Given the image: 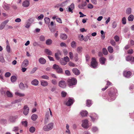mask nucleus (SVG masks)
<instances>
[{"label": "nucleus", "instance_id": "13", "mask_svg": "<svg viewBox=\"0 0 134 134\" xmlns=\"http://www.w3.org/2000/svg\"><path fill=\"white\" fill-rule=\"evenodd\" d=\"M75 8L74 4V3H72L68 7V11L71 12V13H73L72 10H73Z\"/></svg>", "mask_w": 134, "mask_h": 134}, {"label": "nucleus", "instance_id": "18", "mask_svg": "<svg viewBox=\"0 0 134 134\" xmlns=\"http://www.w3.org/2000/svg\"><path fill=\"white\" fill-rule=\"evenodd\" d=\"M38 81L36 79L33 80L31 82V84L34 86H37L38 85Z\"/></svg>", "mask_w": 134, "mask_h": 134}, {"label": "nucleus", "instance_id": "37", "mask_svg": "<svg viewBox=\"0 0 134 134\" xmlns=\"http://www.w3.org/2000/svg\"><path fill=\"white\" fill-rule=\"evenodd\" d=\"M61 53L60 52H59L58 53H57L55 54V57L56 58V59L57 60H59V59L60 58L59 57V55H61Z\"/></svg>", "mask_w": 134, "mask_h": 134}, {"label": "nucleus", "instance_id": "16", "mask_svg": "<svg viewBox=\"0 0 134 134\" xmlns=\"http://www.w3.org/2000/svg\"><path fill=\"white\" fill-rule=\"evenodd\" d=\"M40 82L41 85L43 87H46L48 85V83L46 81L44 80H41Z\"/></svg>", "mask_w": 134, "mask_h": 134}, {"label": "nucleus", "instance_id": "61", "mask_svg": "<svg viewBox=\"0 0 134 134\" xmlns=\"http://www.w3.org/2000/svg\"><path fill=\"white\" fill-rule=\"evenodd\" d=\"M0 61L2 63H4L5 62V60L3 56H0Z\"/></svg>", "mask_w": 134, "mask_h": 134}, {"label": "nucleus", "instance_id": "60", "mask_svg": "<svg viewBox=\"0 0 134 134\" xmlns=\"http://www.w3.org/2000/svg\"><path fill=\"white\" fill-rule=\"evenodd\" d=\"M56 89V87L55 86H53L51 89V91L52 92H54Z\"/></svg>", "mask_w": 134, "mask_h": 134}, {"label": "nucleus", "instance_id": "54", "mask_svg": "<svg viewBox=\"0 0 134 134\" xmlns=\"http://www.w3.org/2000/svg\"><path fill=\"white\" fill-rule=\"evenodd\" d=\"M51 82L52 84L54 85H55L57 83V81L55 79L52 80Z\"/></svg>", "mask_w": 134, "mask_h": 134}, {"label": "nucleus", "instance_id": "51", "mask_svg": "<svg viewBox=\"0 0 134 134\" xmlns=\"http://www.w3.org/2000/svg\"><path fill=\"white\" fill-rule=\"evenodd\" d=\"M61 94L62 97H65L67 93L66 92L63 91L61 92Z\"/></svg>", "mask_w": 134, "mask_h": 134}, {"label": "nucleus", "instance_id": "38", "mask_svg": "<svg viewBox=\"0 0 134 134\" xmlns=\"http://www.w3.org/2000/svg\"><path fill=\"white\" fill-rule=\"evenodd\" d=\"M92 131L93 132H96L98 131V129L97 127L94 126L92 127Z\"/></svg>", "mask_w": 134, "mask_h": 134}, {"label": "nucleus", "instance_id": "35", "mask_svg": "<svg viewBox=\"0 0 134 134\" xmlns=\"http://www.w3.org/2000/svg\"><path fill=\"white\" fill-rule=\"evenodd\" d=\"M132 9L131 8H127L126 11V14H129L131 13Z\"/></svg>", "mask_w": 134, "mask_h": 134}, {"label": "nucleus", "instance_id": "48", "mask_svg": "<svg viewBox=\"0 0 134 134\" xmlns=\"http://www.w3.org/2000/svg\"><path fill=\"white\" fill-rule=\"evenodd\" d=\"M64 61L65 62H66V63L67 62H69L70 60L68 56H66L64 57Z\"/></svg>", "mask_w": 134, "mask_h": 134}, {"label": "nucleus", "instance_id": "41", "mask_svg": "<svg viewBox=\"0 0 134 134\" xmlns=\"http://www.w3.org/2000/svg\"><path fill=\"white\" fill-rule=\"evenodd\" d=\"M35 128L34 127L32 126L30 128L29 131L30 132L33 133L35 132Z\"/></svg>", "mask_w": 134, "mask_h": 134}, {"label": "nucleus", "instance_id": "2", "mask_svg": "<svg viewBox=\"0 0 134 134\" xmlns=\"http://www.w3.org/2000/svg\"><path fill=\"white\" fill-rule=\"evenodd\" d=\"M53 123H49L47 125H45L43 127V130L45 131H48L52 130L53 127Z\"/></svg>", "mask_w": 134, "mask_h": 134}, {"label": "nucleus", "instance_id": "52", "mask_svg": "<svg viewBox=\"0 0 134 134\" xmlns=\"http://www.w3.org/2000/svg\"><path fill=\"white\" fill-rule=\"evenodd\" d=\"M53 68L56 70V71L59 68V66L56 64H55L53 65Z\"/></svg>", "mask_w": 134, "mask_h": 134}, {"label": "nucleus", "instance_id": "4", "mask_svg": "<svg viewBox=\"0 0 134 134\" xmlns=\"http://www.w3.org/2000/svg\"><path fill=\"white\" fill-rule=\"evenodd\" d=\"M82 126L85 129H87L89 127L88 120H83L82 121Z\"/></svg>", "mask_w": 134, "mask_h": 134}, {"label": "nucleus", "instance_id": "36", "mask_svg": "<svg viewBox=\"0 0 134 134\" xmlns=\"http://www.w3.org/2000/svg\"><path fill=\"white\" fill-rule=\"evenodd\" d=\"M108 50L109 52L110 53H112L113 52V48L111 46H109L108 47Z\"/></svg>", "mask_w": 134, "mask_h": 134}, {"label": "nucleus", "instance_id": "5", "mask_svg": "<svg viewBox=\"0 0 134 134\" xmlns=\"http://www.w3.org/2000/svg\"><path fill=\"white\" fill-rule=\"evenodd\" d=\"M90 117L91 118L92 121L93 122L97 120L98 117L96 114L94 113H91L90 115Z\"/></svg>", "mask_w": 134, "mask_h": 134}, {"label": "nucleus", "instance_id": "33", "mask_svg": "<svg viewBox=\"0 0 134 134\" xmlns=\"http://www.w3.org/2000/svg\"><path fill=\"white\" fill-rule=\"evenodd\" d=\"M134 19V16L132 15H130L128 17V20L129 21H132Z\"/></svg>", "mask_w": 134, "mask_h": 134}, {"label": "nucleus", "instance_id": "6", "mask_svg": "<svg viewBox=\"0 0 134 134\" xmlns=\"http://www.w3.org/2000/svg\"><path fill=\"white\" fill-rule=\"evenodd\" d=\"M59 86L63 88H65L66 86L65 82L63 81H60L58 83Z\"/></svg>", "mask_w": 134, "mask_h": 134}, {"label": "nucleus", "instance_id": "12", "mask_svg": "<svg viewBox=\"0 0 134 134\" xmlns=\"http://www.w3.org/2000/svg\"><path fill=\"white\" fill-rule=\"evenodd\" d=\"M8 21L9 20H6L1 23V24L0 25V30H2L4 28L5 25L8 22Z\"/></svg>", "mask_w": 134, "mask_h": 134}, {"label": "nucleus", "instance_id": "43", "mask_svg": "<svg viewBox=\"0 0 134 134\" xmlns=\"http://www.w3.org/2000/svg\"><path fill=\"white\" fill-rule=\"evenodd\" d=\"M6 49L8 53H9L10 52L11 49L9 45L6 46Z\"/></svg>", "mask_w": 134, "mask_h": 134}, {"label": "nucleus", "instance_id": "47", "mask_svg": "<svg viewBox=\"0 0 134 134\" xmlns=\"http://www.w3.org/2000/svg\"><path fill=\"white\" fill-rule=\"evenodd\" d=\"M122 23L123 24H125L126 23V19L125 17H123L121 20Z\"/></svg>", "mask_w": 134, "mask_h": 134}, {"label": "nucleus", "instance_id": "8", "mask_svg": "<svg viewBox=\"0 0 134 134\" xmlns=\"http://www.w3.org/2000/svg\"><path fill=\"white\" fill-rule=\"evenodd\" d=\"M24 114L25 115H27L29 112V108L27 106V105H25L24 106Z\"/></svg>", "mask_w": 134, "mask_h": 134}, {"label": "nucleus", "instance_id": "3", "mask_svg": "<svg viewBox=\"0 0 134 134\" xmlns=\"http://www.w3.org/2000/svg\"><path fill=\"white\" fill-rule=\"evenodd\" d=\"M91 66L93 68H96L97 66V63L96 61L95 58L94 57L92 58Z\"/></svg>", "mask_w": 134, "mask_h": 134}, {"label": "nucleus", "instance_id": "23", "mask_svg": "<svg viewBox=\"0 0 134 134\" xmlns=\"http://www.w3.org/2000/svg\"><path fill=\"white\" fill-rule=\"evenodd\" d=\"M3 7L4 9L6 10H8L9 9V5L4 2L3 3Z\"/></svg>", "mask_w": 134, "mask_h": 134}, {"label": "nucleus", "instance_id": "64", "mask_svg": "<svg viewBox=\"0 0 134 134\" xmlns=\"http://www.w3.org/2000/svg\"><path fill=\"white\" fill-rule=\"evenodd\" d=\"M110 43L113 46H115L116 44L114 40H111Z\"/></svg>", "mask_w": 134, "mask_h": 134}, {"label": "nucleus", "instance_id": "62", "mask_svg": "<svg viewBox=\"0 0 134 134\" xmlns=\"http://www.w3.org/2000/svg\"><path fill=\"white\" fill-rule=\"evenodd\" d=\"M115 99V97L114 96H111L110 98L108 100L109 101L111 102L113 100H114Z\"/></svg>", "mask_w": 134, "mask_h": 134}, {"label": "nucleus", "instance_id": "26", "mask_svg": "<svg viewBox=\"0 0 134 134\" xmlns=\"http://www.w3.org/2000/svg\"><path fill=\"white\" fill-rule=\"evenodd\" d=\"M38 118V116L36 114H32L31 116V119L33 121L36 120Z\"/></svg>", "mask_w": 134, "mask_h": 134}, {"label": "nucleus", "instance_id": "1", "mask_svg": "<svg viewBox=\"0 0 134 134\" xmlns=\"http://www.w3.org/2000/svg\"><path fill=\"white\" fill-rule=\"evenodd\" d=\"M68 85L70 87L75 85L77 82L76 80L74 78L69 79L67 81Z\"/></svg>", "mask_w": 134, "mask_h": 134}, {"label": "nucleus", "instance_id": "7", "mask_svg": "<svg viewBox=\"0 0 134 134\" xmlns=\"http://www.w3.org/2000/svg\"><path fill=\"white\" fill-rule=\"evenodd\" d=\"M124 76L126 77H129L131 75L132 73L130 71H124L123 72Z\"/></svg>", "mask_w": 134, "mask_h": 134}, {"label": "nucleus", "instance_id": "50", "mask_svg": "<svg viewBox=\"0 0 134 134\" xmlns=\"http://www.w3.org/2000/svg\"><path fill=\"white\" fill-rule=\"evenodd\" d=\"M19 127L18 126L14 127L12 130V131H13L16 132L19 130Z\"/></svg>", "mask_w": 134, "mask_h": 134}, {"label": "nucleus", "instance_id": "49", "mask_svg": "<svg viewBox=\"0 0 134 134\" xmlns=\"http://www.w3.org/2000/svg\"><path fill=\"white\" fill-rule=\"evenodd\" d=\"M19 86L20 88L21 89H24L25 87L24 84L21 82L20 83Z\"/></svg>", "mask_w": 134, "mask_h": 134}, {"label": "nucleus", "instance_id": "63", "mask_svg": "<svg viewBox=\"0 0 134 134\" xmlns=\"http://www.w3.org/2000/svg\"><path fill=\"white\" fill-rule=\"evenodd\" d=\"M87 7L89 9H92L93 7V5L91 4H89L87 5Z\"/></svg>", "mask_w": 134, "mask_h": 134}, {"label": "nucleus", "instance_id": "19", "mask_svg": "<svg viewBox=\"0 0 134 134\" xmlns=\"http://www.w3.org/2000/svg\"><path fill=\"white\" fill-rule=\"evenodd\" d=\"M39 62L40 64H43L46 63V61L45 59L44 58L41 57L39 58Z\"/></svg>", "mask_w": 134, "mask_h": 134}, {"label": "nucleus", "instance_id": "40", "mask_svg": "<svg viewBox=\"0 0 134 134\" xmlns=\"http://www.w3.org/2000/svg\"><path fill=\"white\" fill-rule=\"evenodd\" d=\"M60 62L61 64L62 65H65L67 64L66 62L64 61L63 58L60 60Z\"/></svg>", "mask_w": 134, "mask_h": 134}, {"label": "nucleus", "instance_id": "42", "mask_svg": "<svg viewBox=\"0 0 134 134\" xmlns=\"http://www.w3.org/2000/svg\"><path fill=\"white\" fill-rule=\"evenodd\" d=\"M16 77L15 76H12L11 77V80L12 82H14L16 81Z\"/></svg>", "mask_w": 134, "mask_h": 134}, {"label": "nucleus", "instance_id": "34", "mask_svg": "<svg viewBox=\"0 0 134 134\" xmlns=\"http://www.w3.org/2000/svg\"><path fill=\"white\" fill-rule=\"evenodd\" d=\"M44 20L45 23L47 24H48L50 21V19L47 17H46L44 18Z\"/></svg>", "mask_w": 134, "mask_h": 134}, {"label": "nucleus", "instance_id": "53", "mask_svg": "<svg viewBox=\"0 0 134 134\" xmlns=\"http://www.w3.org/2000/svg\"><path fill=\"white\" fill-rule=\"evenodd\" d=\"M117 25V23L116 21H114L112 24V27L113 28H115L116 27Z\"/></svg>", "mask_w": 134, "mask_h": 134}, {"label": "nucleus", "instance_id": "15", "mask_svg": "<svg viewBox=\"0 0 134 134\" xmlns=\"http://www.w3.org/2000/svg\"><path fill=\"white\" fill-rule=\"evenodd\" d=\"M73 99L71 98H69L68 101L66 103V105L68 106H70L72 105L74 102Z\"/></svg>", "mask_w": 134, "mask_h": 134}, {"label": "nucleus", "instance_id": "17", "mask_svg": "<svg viewBox=\"0 0 134 134\" xmlns=\"http://www.w3.org/2000/svg\"><path fill=\"white\" fill-rule=\"evenodd\" d=\"M18 118L17 116H10L9 118V121L11 122H14L16 119Z\"/></svg>", "mask_w": 134, "mask_h": 134}, {"label": "nucleus", "instance_id": "14", "mask_svg": "<svg viewBox=\"0 0 134 134\" xmlns=\"http://www.w3.org/2000/svg\"><path fill=\"white\" fill-rule=\"evenodd\" d=\"M49 111L46 112L45 115V118L44 119V123L45 124L47 123L49 119Z\"/></svg>", "mask_w": 134, "mask_h": 134}, {"label": "nucleus", "instance_id": "25", "mask_svg": "<svg viewBox=\"0 0 134 134\" xmlns=\"http://www.w3.org/2000/svg\"><path fill=\"white\" fill-rule=\"evenodd\" d=\"M60 38L64 40H66L67 38V36L64 34H61L60 35Z\"/></svg>", "mask_w": 134, "mask_h": 134}, {"label": "nucleus", "instance_id": "55", "mask_svg": "<svg viewBox=\"0 0 134 134\" xmlns=\"http://www.w3.org/2000/svg\"><path fill=\"white\" fill-rule=\"evenodd\" d=\"M37 68L36 67H35L33 68L32 70L31 71V74L34 73L37 70Z\"/></svg>", "mask_w": 134, "mask_h": 134}, {"label": "nucleus", "instance_id": "30", "mask_svg": "<svg viewBox=\"0 0 134 134\" xmlns=\"http://www.w3.org/2000/svg\"><path fill=\"white\" fill-rule=\"evenodd\" d=\"M69 125L68 124H66V130L65 131V132L68 134H70L71 133L69 129Z\"/></svg>", "mask_w": 134, "mask_h": 134}, {"label": "nucleus", "instance_id": "58", "mask_svg": "<svg viewBox=\"0 0 134 134\" xmlns=\"http://www.w3.org/2000/svg\"><path fill=\"white\" fill-rule=\"evenodd\" d=\"M11 75V73L9 72H6L5 74V76L6 77H8Z\"/></svg>", "mask_w": 134, "mask_h": 134}, {"label": "nucleus", "instance_id": "11", "mask_svg": "<svg viewBox=\"0 0 134 134\" xmlns=\"http://www.w3.org/2000/svg\"><path fill=\"white\" fill-rule=\"evenodd\" d=\"M15 94L17 96L22 97H24L25 95L24 93L20 92L19 91H16L15 93Z\"/></svg>", "mask_w": 134, "mask_h": 134}, {"label": "nucleus", "instance_id": "27", "mask_svg": "<svg viewBox=\"0 0 134 134\" xmlns=\"http://www.w3.org/2000/svg\"><path fill=\"white\" fill-rule=\"evenodd\" d=\"M45 52L48 55H52V51L47 49H45Z\"/></svg>", "mask_w": 134, "mask_h": 134}, {"label": "nucleus", "instance_id": "45", "mask_svg": "<svg viewBox=\"0 0 134 134\" xmlns=\"http://www.w3.org/2000/svg\"><path fill=\"white\" fill-rule=\"evenodd\" d=\"M44 17V15L43 14H41L37 18V19L38 20H41Z\"/></svg>", "mask_w": 134, "mask_h": 134}, {"label": "nucleus", "instance_id": "24", "mask_svg": "<svg viewBox=\"0 0 134 134\" xmlns=\"http://www.w3.org/2000/svg\"><path fill=\"white\" fill-rule=\"evenodd\" d=\"M80 114L82 116H85L87 115L88 112L86 110H82L81 111Z\"/></svg>", "mask_w": 134, "mask_h": 134}, {"label": "nucleus", "instance_id": "46", "mask_svg": "<svg viewBox=\"0 0 134 134\" xmlns=\"http://www.w3.org/2000/svg\"><path fill=\"white\" fill-rule=\"evenodd\" d=\"M91 101L90 100H87L86 105L87 107H90L91 105Z\"/></svg>", "mask_w": 134, "mask_h": 134}, {"label": "nucleus", "instance_id": "44", "mask_svg": "<svg viewBox=\"0 0 134 134\" xmlns=\"http://www.w3.org/2000/svg\"><path fill=\"white\" fill-rule=\"evenodd\" d=\"M103 53L104 55H106L108 53V52L107 50L105 48H103L102 49Z\"/></svg>", "mask_w": 134, "mask_h": 134}, {"label": "nucleus", "instance_id": "32", "mask_svg": "<svg viewBox=\"0 0 134 134\" xmlns=\"http://www.w3.org/2000/svg\"><path fill=\"white\" fill-rule=\"evenodd\" d=\"M71 45L72 48H75L76 46V43L75 41H73L71 42Z\"/></svg>", "mask_w": 134, "mask_h": 134}, {"label": "nucleus", "instance_id": "28", "mask_svg": "<svg viewBox=\"0 0 134 134\" xmlns=\"http://www.w3.org/2000/svg\"><path fill=\"white\" fill-rule=\"evenodd\" d=\"M83 48L81 46L78 47L76 49V51L78 53H81L82 51Z\"/></svg>", "mask_w": 134, "mask_h": 134}, {"label": "nucleus", "instance_id": "21", "mask_svg": "<svg viewBox=\"0 0 134 134\" xmlns=\"http://www.w3.org/2000/svg\"><path fill=\"white\" fill-rule=\"evenodd\" d=\"M105 61V58L103 57L100 58L99 59L100 63L102 64H104Z\"/></svg>", "mask_w": 134, "mask_h": 134}, {"label": "nucleus", "instance_id": "31", "mask_svg": "<svg viewBox=\"0 0 134 134\" xmlns=\"http://www.w3.org/2000/svg\"><path fill=\"white\" fill-rule=\"evenodd\" d=\"M52 42V40L51 39H48L47 40L46 42V43L47 45H51Z\"/></svg>", "mask_w": 134, "mask_h": 134}, {"label": "nucleus", "instance_id": "10", "mask_svg": "<svg viewBox=\"0 0 134 134\" xmlns=\"http://www.w3.org/2000/svg\"><path fill=\"white\" fill-rule=\"evenodd\" d=\"M29 64V61L27 59H25L24 60L21 64L22 67H26Z\"/></svg>", "mask_w": 134, "mask_h": 134}, {"label": "nucleus", "instance_id": "9", "mask_svg": "<svg viewBox=\"0 0 134 134\" xmlns=\"http://www.w3.org/2000/svg\"><path fill=\"white\" fill-rule=\"evenodd\" d=\"M30 2L27 0H25L22 3V6L24 7H28L30 5Z\"/></svg>", "mask_w": 134, "mask_h": 134}, {"label": "nucleus", "instance_id": "57", "mask_svg": "<svg viewBox=\"0 0 134 134\" xmlns=\"http://www.w3.org/2000/svg\"><path fill=\"white\" fill-rule=\"evenodd\" d=\"M40 39L41 41H43L45 40V37L43 35H41L40 37Z\"/></svg>", "mask_w": 134, "mask_h": 134}, {"label": "nucleus", "instance_id": "59", "mask_svg": "<svg viewBox=\"0 0 134 134\" xmlns=\"http://www.w3.org/2000/svg\"><path fill=\"white\" fill-rule=\"evenodd\" d=\"M58 73H62V69L59 67V68H58L56 71Z\"/></svg>", "mask_w": 134, "mask_h": 134}, {"label": "nucleus", "instance_id": "29", "mask_svg": "<svg viewBox=\"0 0 134 134\" xmlns=\"http://www.w3.org/2000/svg\"><path fill=\"white\" fill-rule=\"evenodd\" d=\"M6 94L7 96L8 97H12L13 96V94L9 91H7Z\"/></svg>", "mask_w": 134, "mask_h": 134}, {"label": "nucleus", "instance_id": "39", "mask_svg": "<svg viewBox=\"0 0 134 134\" xmlns=\"http://www.w3.org/2000/svg\"><path fill=\"white\" fill-rule=\"evenodd\" d=\"M41 77L43 79H45L47 80H49V77L46 75H42L41 76Z\"/></svg>", "mask_w": 134, "mask_h": 134}, {"label": "nucleus", "instance_id": "20", "mask_svg": "<svg viewBox=\"0 0 134 134\" xmlns=\"http://www.w3.org/2000/svg\"><path fill=\"white\" fill-rule=\"evenodd\" d=\"M68 1H65L62 2L61 4H58L55 7H57L58 6H59L62 7L65 6L67 5Z\"/></svg>", "mask_w": 134, "mask_h": 134}, {"label": "nucleus", "instance_id": "22", "mask_svg": "<svg viewBox=\"0 0 134 134\" xmlns=\"http://www.w3.org/2000/svg\"><path fill=\"white\" fill-rule=\"evenodd\" d=\"M72 71L76 75H78L80 73L79 70L77 68L73 69Z\"/></svg>", "mask_w": 134, "mask_h": 134}, {"label": "nucleus", "instance_id": "56", "mask_svg": "<svg viewBox=\"0 0 134 134\" xmlns=\"http://www.w3.org/2000/svg\"><path fill=\"white\" fill-rule=\"evenodd\" d=\"M22 124L25 127H26L27 126V121H23L21 122Z\"/></svg>", "mask_w": 134, "mask_h": 134}]
</instances>
